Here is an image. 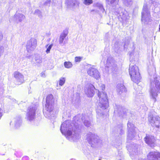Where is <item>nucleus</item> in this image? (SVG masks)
Returning <instances> with one entry per match:
<instances>
[{
  "label": "nucleus",
  "mask_w": 160,
  "mask_h": 160,
  "mask_svg": "<svg viewBox=\"0 0 160 160\" xmlns=\"http://www.w3.org/2000/svg\"><path fill=\"white\" fill-rule=\"evenodd\" d=\"M50 103V96L48 95L46 98L45 107L43 110L45 116L49 119L50 118V108H49Z\"/></svg>",
  "instance_id": "obj_11"
},
{
  "label": "nucleus",
  "mask_w": 160,
  "mask_h": 160,
  "mask_svg": "<svg viewBox=\"0 0 160 160\" xmlns=\"http://www.w3.org/2000/svg\"><path fill=\"white\" fill-rule=\"evenodd\" d=\"M3 36L2 33L0 32V41L2 39Z\"/></svg>",
  "instance_id": "obj_41"
},
{
  "label": "nucleus",
  "mask_w": 160,
  "mask_h": 160,
  "mask_svg": "<svg viewBox=\"0 0 160 160\" xmlns=\"http://www.w3.org/2000/svg\"><path fill=\"white\" fill-rule=\"evenodd\" d=\"M64 67L68 68H70L72 67V64L69 62H64Z\"/></svg>",
  "instance_id": "obj_26"
},
{
  "label": "nucleus",
  "mask_w": 160,
  "mask_h": 160,
  "mask_svg": "<svg viewBox=\"0 0 160 160\" xmlns=\"http://www.w3.org/2000/svg\"><path fill=\"white\" fill-rule=\"evenodd\" d=\"M122 16L121 17V18L123 20L126 21V18L125 17V15H124L123 13H122Z\"/></svg>",
  "instance_id": "obj_38"
},
{
  "label": "nucleus",
  "mask_w": 160,
  "mask_h": 160,
  "mask_svg": "<svg viewBox=\"0 0 160 160\" xmlns=\"http://www.w3.org/2000/svg\"><path fill=\"white\" fill-rule=\"evenodd\" d=\"M67 34L68 32L67 31H64L61 34L59 40L60 44H62L63 43L64 39L67 35Z\"/></svg>",
  "instance_id": "obj_21"
},
{
  "label": "nucleus",
  "mask_w": 160,
  "mask_h": 160,
  "mask_svg": "<svg viewBox=\"0 0 160 160\" xmlns=\"http://www.w3.org/2000/svg\"><path fill=\"white\" fill-rule=\"evenodd\" d=\"M41 76L43 78H45L46 77L45 72H42L41 74Z\"/></svg>",
  "instance_id": "obj_39"
},
{
  "label": "nucleus",
  "mask_w": 160,
  "mask_h": 160,
  "mask_svg": "<svg viewBox=\"0 0 160 160\" xmlns=\"http://www.w3.org/2000/svg\"><path fill=\"white\" fill-rule=\"evenodd\" d=\"M37 45L36 40L34 38H31L27 42L26 49L28 52H30L36 48Z\"/></svg>",
  "instance_id": "obj_10"
},
{
  "label": "nucleus",
  "mask_w": 160,
  "mask_h": 160,
  "mask_svg": "<svg viewBox=\"0 0 160 160\" xmlns=\"http://www.w3.org/2000/svg\"><path fill=\"white\" fill-rule=\"evenodd\" d=\"M129 74L133 82L138 83L140 81L141 78L139 72L138 67L136 65L132 66L130 64L129 68Z\"/></svg>",
  "instance_id": "obj_5"
},
{
  "label": "nucleus",
  "mask_w": 160,
  "mask_h": 160,
  "mask_svg": "<svg viewBox=\"0 0 160 160\" xmlns=\"http://www.w3.org/2000/svg\"><path fill=\"white\" fill-rule=\"evenodd\" d=\"M123 3L127 6H130L132 4V0H123Z\"/></svg>",
  "instance_id": "obj_27"
},
{
  "label": "nucleus",
  "mask_w": 160,
  "mask_h": 160,
  "mask_svg": "<svg viewBox=\"0 0 160 160\" xmlns=\"http://www.w3.org/2000/svg\"><path fill=\"white\" fill-rule=\"evenodd\" d=\"M133 145L134 146V147H132V148L133 149H135L136 148V149H137V147L138 146H137V145L136 144H135L134 145ZM135 151L136 150H134V151L135 152Z\"/></svg>",
  "instance_id": "obj_40"
},
{
  "label": "nucleus",
  "mask_w": 160,
  "mask_h": 160,
  "mask_svg": "<svg viewBox=\"0 0 160 160\" xmlns=\"http://www.w3.org/2000/svg\"><path fill=\"white\" fill-rule=\"evenodd\" d=\"M36 110V107L33 105L30 106L28 108L26 117V118L28 120L32 121L34 119Z\"/></svg>",
  "instance_id": "obj_6"
},
{
  "label": "nucleus",
  "mask_w": 160,
  "mask_h": 160,
  "mask_svg": "<svg viewBox=\"0 0 160 160\" xmlns=\"http://www.w3.org/2000/svg\"><path fill=\"white\" fill-rule=\"evenodd\" d=\"M98 160H100V159H99Z\"/></svg>",
  "instance_id": "obj_46"
},
{
  "label": "nucleus",
  "mask_w": 160,
  "mask_h": 160,
  "mask_svg": "<svg viewBox=\"0 0 160 160\" xmlns=\"http://www.w3.org/2000/svg\"><path fill=\"white\" fill-rule=\"evenodd\" d=\"M95 89V87L91 83H88L85 89V92L87 96L88 97H92L94 94Z\"/></svg>",
  "instance_id": "obj_14"
},
{
  "label": "nucleus",
  "mask_w": 160,
  "mask_h": 160,
  "mask_svg": "<svg viewBox=\"0 0 160 160\" xmlns=\"http://www.w3.org/2000/svg\"><path fill=\"white\" fill-rule=\"evenodd\" d=\"M65 3L68 8H78L79 4L78 0H66Z\"/></svg>",
  "instance_id": "obj_15"
},
{
  "label": "nucleus",
  "mask_w": 160,
  "mask_h": 160,
  "mask_svg": "<svg viewBox=\"0 0 160 160\" xmlns=\"http://www.w3.org/2000/svg\"><path fill=\"white\" fill-rule=\"evenodd\" d=\"M90 12H92L93 14L98 13V10H95L94 9H92L90 10Z\"/></svg>",
  "instance_id": "obj_36"
},
{
  "label": "nucleus",
  "mask_w": 160,
  "mask_h": 160,
  "mask_svg": "<svg viewBox=\"0 0 160 160\" xmlns=\"http://www.w3.org/2000/svg\"><path fill=\"white\" fill-rule=\"evenodd\" d=\"M34 14L38 16L40 18L42 17V13L38 9L35 10L34 12Z\"/></svg>",
  "instance_id": "obj_30"
},
{
  "label": "nucleus",
  "mask_w": 160,
  "mask_h": 160,
  "mask_svg": "<svg viewBox=\"0 0 160 160\" xmlns=\"http://www.w3.org/2000/svg\"><path fill=\"white\" fill-rule=\"evenodd\" d=\"M93 6L94 7H96L98 8L102 13H103L105 11L104 9L103 8L102 5L100 3H95L93 4Z\"/></svg>",
  "instance_id": "obj_23"
},
{
  "label": "nucleus",
  "mask_w": 160,
  "mask_h": 160,
  "mask_svg": "<svg viewBox=\"0 0 160 160\" xmlns=\"http://www.w3.org/2000/svg\"><path fill=\"white\" fill-rule=\"evenodd\" d=\"M150 17V12L147 8V5L144 4L142 13V20L145 23L148 24L151 20Z\"/></svg>",
  "instance_id": "obj_7"
},
{
  "label": "nucleus",
  "mask_w": 160,
  "mask_h": 160,
  "mask_svg": "<svg viewBox=\"0 0 160 160\" xmlns=\"http://www.w3.org/2000/svg\"><path fill=\"white\" fill-rule=\"evenodd\" d=\"M117 90L119 94H121L123 91H125V89L124 85L121 83H118L117 86Z\"/></svg>",
  "instance_id": "obj_20"
},
{
  "label": "nucleus",
  "mask_w": 160,
  "mask_h": 160,
  "mask_svg": "<svg viewBox=\"0 0 160 160\" xmlns=\"http://www.w3.org/2000/svg\"><path fill=\"white\" fill-rule=\"evenodd\" d=\"M128 139L131 140L134 137V126L132 122L129 121L127 123Z\"/></svg>",
  "instance_id": "obj_12"
},
{
  "label": "nucleus",
  "mask_w": 160,
  "mask_h": 160,
  "mask_svg": "<svg viewBox=\"0 0 160 160\" xmlns=\"http://www.w3.org/2000/svg\"><path fill=\"white\" fill-rule=\"evenodd\" d=\"M150 97L154 102H156V98L160 93V80L156 76L150 80V86L149 90Z\"/></svg>",
  "instance_id": "obj_2"
},
{
  "label": "nucleus",
  "mask_w": 160,
  "mask_h": 160,
  "mask_svg": "<svg viewBox=\"0 0 160 160\" xmlns=\"http://www.w3.org/2000/svg\"><path fill=\"white\" fill-rule=\"evenodd\" d=\"M81 58L80 57H76L75 58V61L76 62H80Z\"/></svg>",
  "instance_id": "obj_35"
},
{
  "label": "nucleus",
  "mask_w": 160,
  "mask_h": 160,
  "mask_svg": "<svg viewBox=\"0 0 160 160\" xmlns=\"http://www.w3.org/2000/svg\"><path fill=\"white\" fill-rule=\"evenodd\" d=\"M50 4V0H47V1L44 3V4L45 5L48 6H49V4Z\"/></svg>",
  "instance_id": "obj_37"
},
{
  "label": "nucleus",
  "mask_w": 160,
  "mask_h": 160,
  "mask_svg": "<svg viewBox=\"0 0 160 160\" xmlns=\"http://www.w3.org/2000/svg\"><path fill=\"white\" fill-rule=\"evenodd\" d=\"M65 81V78H61L59 81V85L61 86L63 85Z\"/></svg>",
  "instance_id": "obj_29"
},
{
  "label": "nucleus",
  "mask_w": 160,
  "mask_h": 160,
  "mask_svg": "<svg viewBox=\"0 0 160 160\" xmlns=\"http://www.w3.org/2000/svg\"><path fill=\"white\" fill-rule=\"evenodd\" d=\"M125 111V109H122V107H119L118 109V111L117 112L120 115H121L122 116L123 115L126 114Z\"/></svg>",
  "instance_id": "obj_24"
},
{
  "label": "nucleus",
  "mask_w": 160,
  "mask_h": 160,
  "mask_svg": "<svg viewBox=\"0 0 160 160\" xmlns=\"http://www.w3.org/2000/svg\"><path fill=\"white\" fill-rule=\"evenodd\" d=\"M52 47V44H51V46H50L51 48Z\"/></svg>",
  "instance_id": "obj_44"
},
{
  "label": "nucleus",
  "mask_w": 160,
  "mask_h": 160,
  "mask_svg": "<svg viewBox=\"0 0 160 160\" xmlns=\"http://www.w3.org/2000/svg\"><path fill=\"white\" fill-rule=\"evenodd\" d=\"M107 3L110 2V4L112 6H115L117 3L116 0H106Z\"/></svg>",
  "instance_id": "obj_28"
},
{
  "label": "nucleus",
  "mask_w": 160,
  "mask_h": 160,
  "mask_svg": "<svg viewBox=\"0 0 160 160\" xmlns=\"http://www.w3.org/2000/svg\"><path fill=\"white\" fill-rule=\"evenodd\" d=\"M86 138L88 142L91 144L92 147H94V145L100 142L98 137L91 132H89L87 134L86 136Z\"/></svg>",
  "instance_id": "obj_8"
},
{
  "label": "nucleus",
  "mask_w": 160,
  "mask_h": 160,
  "mask_svg": "<svg viewBox=\"0 0 160 160\" xmlns=\"http://www.w3.org/2000/svg\"><path fill=\"white\" fill-rule=\"evenodd\" d=\"M92 3V0H84V3L87 5H89Z\"/></svg>",
  "instance_id": "obj_31"
},
{
  "label": "nucleus",
  "mask_w": 160,
  "mask_h": 160,
  "mask_svg": "<svg viewBox=\"0 0 160 160\" xmlns=\"http://www.w3.org/2000/svg\"><path fill=\"white\" fill-rule=\"evenodd\" d=\"M88 74L90 76L97 80L99 79L100 77V73L97 69L93 68H90L87 72Z\"/></svg>",
  "instance_id": "obj_13"
},
{
  "label": "nucleus",
  "mask_w": 160,
  "mask_h": 160,
  "mask_svg": "<svg viewBox=\"0 0 160 160\" xmlns=\"http://www.w3.org/2000/svg\"><path fill=\"white\" fill-rule=\"evenodd\" d=\"M75 128V127H72L68 122L66 121L62 124L60 130L68 139L70 141H75L80 136L79 134L76 132Z\"/></svg>",
  "instance_id": "obj_1"
},
{
  "label": "nucleus",
  "mask_w": 160,
  "mask_h": 160,
  "mask_svg": "<svg viewBox=\"0 0 160 160\" xmlns=\"http://www.w3.org/2000/svg\"><path fill=\"white\" fill-rule=\"evenodd\" d=\"M145 142L149 145L151 147H153L154 146L155 139L154 137L152 135H146L144 138Z\"/></svg>",
  "instance_id": "obj_16"
},
{
  "label": "nucleus",
  "mask_w": 160,
  "mask_h": 160,
  "mask_svg": "<svg viewBox=\"0 0 160 160\" xmlns=\"http://www.w3.org/2000/svg\"><path fill=\"white\" fill-rule=\"evenodd\" d=\"M84 117H82V121H83V123L84 125L87 127H89L90 125V122L88 120H85Z\"/></svg>",
  "instance_id": "obj_25"
},
{
  "label": "nucleus",
  "mask_w": 160,
  "mask_h": 160,
  "mask_svg": "<svg viewBox=\"0 0 160 160\" xmlns=\"http://www.w3.org/2000/svg\"><path fill=\"white\" fill-rule=\"evenodd\" d=\"M159 31L160 32V24L159 25Z\"/></svg>",
  "instance_id": "obj_43"
},
{
  "label": "nucleus",
  "mask_w": 160,
  "mask_h": 160,
  "mask_svg": "<svg viewBox=\"0 0 160 160\" xmlns=\"http://www.w3.org/2000/svg\"><path fill=\"white\" fill-rule=\"evenodd\" d=\"M51 111H51H51H50L51 113Z\"/></svg>",
  "instance_id": "obj_45"
},
{
  "label": "nucleus",
  "mask_w": 160,
  "mask_h": 160,
  "mask_svg": "<svg viewBox=\"0 0 160 160\" xmlns=\"http://www.w3.org/2000/svg\"><path fill=\"white\" fill-rule=\"evenodd\" d=\"M14 77L15 78L18 84H20L24 81V76L21 73L18 72H15L14 73Z\"/></svg>",
  "instance_id": "obj_17"
},
{
  "label": "nucleus",
  "mask_w": 160,
  "mask_h": 160,
  "mask_svg": "<svg viewBox=\"0 0 160 160\" xmlns=\"http://www.w3.org/2000/svg\"><path fill=\"white\" fill-rule=\"evenodd\" d=\"M31 160H32V159Z\"/></svg>",
  "instance_id": "obj_47"
},
{
  "label": "nucleus",
  "mask_w": 160,
  "mask_h": 160,
  "mask_svg": "<svg viewBox=\"0 0 160 160\" xmlns=\"http://www.w3.org/2000/svg\"><path fill=\"white\" fill-rule=\"evenodd\" d=\"M25 18V16L22 14L16 13L14 15V19L18 22H21Z\"/></svg>",
  "instance_id": "obj_18"
},
{
  "label": "nucleus",
  "mask_w": 160,
  "mask_h": 160,
  "mask_svg": "<svg viewBox=\"0 0 160 160\" xmlns=\"http://www.w3.org/2000/svg\"><path fill=\"white\" fill-rule=\"evenodd\" d=\"M15 126L16 128L19 127L22 123L21 117L20 116H17L14 118Z\"/></svg>",
  "instance_id": "obj_19"
},
{
  "label": "nucleus",
  "mask_w": 160,
  "mask_h": 160,
  "mask_svg": "<svg viewBox=\"0 0 160 160\" xmlns=\"http://www.w3.org/2000/svg\"><path fill=\"white\" fill-rule=\"evenodd\" d=\"M34 60L35 63L37 64L42 63V58L39 54H36L35 56Z\"/></svg>",
  "instance_id": "obj_22"
},
{
  "label": "nucleus",
  "mask_w": 160,
  "mask_h": 160,
  "mask_svg": "<svg viewBox=\"0 0 160 160\" xmlns=\"http://www.w3.org/2000/svg\"><path fill=\"white\" fill-rule=\"evenodd\" d=\"M148 120L153 127L158 128L160 126V118L158 116H153L151 115H149Z\"/></svg>",
  "instance_id": "obj_9"
},
{
  "label": "nucleus",
  "mask_w": 160,
  "mask_h": 160,
  "mask_svg": "<svg viewBox=\"0 0 160 160\" xmlns=\"http://www.w3.org/2000/svg\"><path fill=\"white\" fill-rule=\"evenodd\" d=\"M51 105L52 104H54L57 102V100H55L53 98V96L52 94H51Z\"/></svg>",
  "instance_id": "obj_32"
},
{
  "label": "nucleus",
  "mask_w": 160,
  "mask_h": 160,
  "mask_svg": "<svg viewBox=\"0 0 160 160\" xmlns=\"http://www.w3.org/2000/svg\"><path fill=\"white\" fill-rule=\"evenodd\" d=\"M98 96V99H97V102L98 108H101L102 109H106L109 106L106 94L103 92H99Z\"/></svg>",
  "instance_id": "obj_4"
},
{
  "label": "nucleus",
  "mask_w": 160,
  "mask_h": 160,
  "mask_svg": "<svg viewBox=\"0 0 160 160\" xmlns=\"http://www.w3.org/2000/svg\"><path fill=\"white\" fill-rule=\"evenodd\" d=\"M102 90L103 89V88H105V85H102Z\"/></svg>",
  "instance_id": "obj_42"
},
{
  "label": "nucleus",
  "mask_w": 160,
  "mask_h": 160,
  "mask_svg": "<svg viewBox=\"0 0 160 160\" xmlns=\"http://www.w3.org/2000/svg\"><path fill=\"white\" fill-rule=\"evenodd\" d=\"M45 47L46 48H47V49L46 51V52L47 53H49L50 51V45H49V44H48Z\"/></svg>",
  "instance_id": "obj_33"
},
{
  "label": "nucleus",
  "mask_w": 160,
  "mask_h": 160,
  "mask_svg": "<svg viewBox=\"0 0 160 160\" xmlns=\"http://www.w3.org/2000/svg\"><path fill=\"white\" fill-rule=\"evenodd\" d=\"M105 69L108 72L112 73L113 75H117L119 73V71L115 61L112 58H108Z\"/></svg>",
  "instance_id": "obj_3"
},
{
  "label": "nucleus",
  "mask_w": 160,
  "mask_h": 160,
  "mask_svg": "<svg viewBox=\"0 0 160 160\" xmlns=\"http://www.w3.org/2000/svg\"><path fill=\"white\" fill-rule=\"evenodd\" d=\"M4 51V48L2 46H0V57Z\"/></svg>",
  "instance_id": "obj_34"
}]
</instances>
